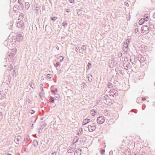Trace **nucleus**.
<instances>
[{"label":"nucleus","instance_id":"1","mask_svg":"<svg viewBox=\"0 0 155 155\" xmlns=\"http://www.w3.org/2000/svg\"><path fill=\"white\" fill-rule=\"evenodd\" d=\"M141 31L143 34H147L149 31L148 27L147 25H143L141 27Z\"/></svg>","mask_w":155,"mask_h":155},{"label":"nucleus","instance_id":"2","mask_svg":"<svg viewBox=\"0 0 155 155\" xmlns=\"http://www.w3.org/2000/svg\"><path fill=\"white\" fill-rule=\"evenodd\" d=\"M76 145L74 143H72L70 147V149H69L68 151V153H71L74 152V150L76 148Z\"/></svg>","mask_w":155,"mask_h":155},{"label":"nucleus","instance_id":"3","mask_svg":"<svg viewBox=\"0 0 155 155\" xmlns=\"http://www.w3.org/2000/svg\"><path fill=\"white\" fill-rule=\"evenodd\" d=\"M105 121V119L104 117H98L97 120V122L100 124L103 123Z\"/></svg>","mask_w":155,"mask_h":155},{"label":"nucleus","instance_id":"4","mask_svg":"<svg viewBox=\"0 0 155 155\" xmlns=\"http://www.w3.org/2000/svg\"><path fill=\"white\" fill-rule=\"evenodd\" d=\"M22 137L20 136H17L15 137L14 139L15 142L17 144H18L19 143V141L20 140Z\"/></svg>","mask_w":155,"mask_h":155},{"label":"nucleus","instance_id":"5","mask_svg":"<svg viewBox=\"0 0 155 155\" xmlns=\"http://www.w3.org/2000/svg\"><path fill=\"white\" fill-rule=\"evenodd\" d=\"M90 132H92L96 129V127H86Z\"/></svg>","mask_w":155,"mask_h":155},{"label":"nucleus","instance_id":"6","mask_svg":"<svg viewBox=\"0 0 155 155\" xmlns=\"http://www.w3.org/2000/svg\"><path fill=\"white\" fill-rule=\"evenodd\" d=\"M150 15L148 14H146L144 16L143 19L145 21H148L150 18Z\"/></svg>","mask_w":155,"mask_h":155},{"label":"nucleus","instance_id":"7","mask_svg":"<svg viewBox=\"0 0 155 155\" xmlns=\"http://www.w3.org/2000/svg\"><path fill=\"white\" fill-rule=\"evenodd\" d=\"M86 140V138L83 137H82L80 140V141L81 143V144H83Z\"/></svg>","mask_w":155,"mask_h":155},{"label":"nucleus","instance_id":"8","mask_svg":"<svg viewBox=\"0 0 155 155\" xmlns=\"http://www.w3.org/2000/svg\"><path fill=\"white\" fill-rule=\"evenodd\" d=\"M90 120L88 119H85L84 120L83 124L84 125H85L89 122Z\"/></svg>","mask_w":155,"mask_h":155},{"label":"nucleus","instance_id":"9","mask_svg":"<svg viewBox=\"0 0 155 155\" xmlns=\"http://www.w3.org/2000/svg\"><path fill=\"white\" fill-rule=\"evenodd\" d=\"M91 114L92 115H95L96 114V111L95 110H92L91 111Z\"/></svg>","mask_w":155,"mask_h":155},{"label":"nucleus","instance_id":"10","mask_svg":"<svg viewBox=\"0 0 155 155\" xmlns=\"http://www.w3.org/2000/svg\"><path fill=\"white\" fill-rule=\"evenodd\" d=\"M33 144L35 147H37L38 145V142L36 140H34L33 141Z\"/></svg>","mask_w":155,"mask_h":155},{"label":"nucleus","instance_id":"11","mask_svg":"<svg viewBox=\"0 0 155 155\" xmlns=\"http://www.w3.org/2000/svg\"><path fill=\"white\" fill-rule=\"evenodd\" d=\"M145 21L143 18H141L139 21V23L140 25H142L144 22Z\"/></svg>","mask_w":155,"mask_h":155},{"label":"nucleus","instance_id":"12","mask_svg":"<svg viewBox=\"0 0 155 155\" xmlns=\"http://www.w3.org/2000/svg\"><path fill=\"white\" fill-rule=\"evenodd\" d=\"M30 139L29 136L28 135L26 136L24 138V141L26 142L27 140H28Z\"/></svg>","mask_w":155,"mask_h":155},{"label":"nucleus","instance_id":"13","mask_svg":"<svg viewBox=\"0 0 155 155\" xmlns=\"http://www.w3.org/2000/svg\"><path fill=\"white\" fill-rule=\"evenodd\" d=\"M78 139L79 138L77 136L75 137L73 140L74 143H75L77 142L78 140Z\"/></svg>","mask_w":155,"mask_h":155},{"label":"nucleus","instance_id":"14","mask_svg":"<svg viewBox=\"0 0 155 155\" xmlns=\"http://www.w3.org/2000/svg\"><path fill=\"white\" fill-rule=\"evenodd\" d=\"M123 49L124 51V52H127V49H128L127 46H124L123 47Z\"/></svg>","mask_w":155,"mask_h":155},{"label":"nucleus","instance_id":"15","mask_svg":"<svg viewBox=\"0 0 155 155\" xmlns=\"http://www.w3.org/2000/svg\"><path fill=\"white\" fill-rule=\"evenodd\" d=\"M105 152V150L103 149H101L100 150V153L101 155H103Z\"/></svg>","mask_w":155,"mask_h":155},{"label":"nucleus","instance_id":"16","mask_svg":"<svg viewBox=\"0 0 155 155\" xmlns=\"http://www.w3.org/2000/svg\"><path fill=\"white\" fill-rule=\"evenodd\" d=\"M124 155H131V153L129 151H126Z\"/></svg>","mask_w":155,"mask_h":155},{"label":"nucleus","instance_id":"17","mask_svg":"<svg viewBox=\"0 0 155 155\" xmlns=\"http://www.w3.org/2000/svg\"><path fill=\"white\" fill-rule=\"evenodd\" d=\"M57 19V17H52L51 18V19L53 21H55Z\"/></svg>","mask_w":155,"mask_h":155},{"label":"nucleus","instance_id":"18","mask_svg":"<svg viewBox=\"0 0 155 155\" xmlns=\"http://www.w3.org/2000/svg\"><path fill=\"white\" fill-rule=\"evenodd\" d=\"M50 98L51 100V102L53 103L54 102V99L52 97H50Z\"/></svg>","mask_w":155,"mask_h":155},{"label":"nucleus","instance_id":"19","mask_svg":"<svg viewBox=\"0 0 155 155\" xmlns=\"http://www.w3.org/2000/svg\"><path fill=\"white\" fill-rule=\"evenodd\" d=\"M19 24H20V23H18V24H17V26H18V27H22V26H23V25H24L23 23H22L21 24V26H19Z\"/></svg>","mask_w":155,"mask_h":155},{"label":"nucleus","instance_id":"20","mask_svg":"<svg viewBox=\"0 0 155 155\" xmlns=\"http://www.w3.org/2000/svg\"><path fill=\"white\" fill-rule=\"evenodd\" d=\"M59 58L60 59V61L61 62L63 60L64 58L62 56H60L59 57Z\"/></svg>","mask_w":155,"mask_h":155},{"label":"nucleus","instance_id":"21","mask_svg":"<svg viewBox=\"0 0 155 155\" xmlns=\"http://www.w3.org/2000/svg\"><path fill=\"white\" fill-rule=\"evenodd\" d=\"M52 75L50 74H48L47 75V77L49 78H51Z\"/></svg>","mask_w":155,"mask_h":155},{"label":"nucleus","instance_id":"22","mask_svg":"<svg viewBox=\"0 0 155 155\" xmlns=\"http://www.w3.org/2000/svg\"><path fill=\"white\" fill-rule=\"evenodd\" d=\"M91 63H88V65H87L88 67V68H91Z\"/></svg>","mask_w":155,"mask_h":155},{"label":"nucleus","instance_id":"23","mask_svg":"<svg viewBox=\"0 0 155 155\" xmlns=\"http://www.w3.org/2000/svg\"><path fill=\"white\" fill-rule=\"evenodd\" d=\"M81 134V131L80 129L79 130V132H78V134L80 135Z\"/></svg>","mask_w":155,"mask_h":155},{"label":"nucleus","instance_id":"24","mask_svg":"<svg viewBox=\"0 0 155 155\" xmlns=\"http://www.w3.org/2000/svg\"><path fill=\"white\" fill-rule=\"evenodd\" d=\"M70 2L71 3H73L74 2V0H70Z\"/></svg>","mask_w":155,"mask_h":155},{"label":"nucleus","instance_id":"25","mask_svg":"<svg viewBox=\"0 0 155 155\" xmlns=\"http://www.w3.org/2000/svg\"><path fill=\"white\" fill-rule=\"evenodd\" d=\"M51 154L53 155H56V153L55 152H54L52 153Z\"/></svg>","mask_w":155,"mask_h":155},{"label":"nucleus","instance_id":"26","mask_svg":"<svg viewBox=\"0 0 155 155\" xmlns=\"http://www.w3.org/2000/svg\"><path fill=\"white\" fill-rule=\"evenodd\" d=\"M141 155H146L145 154V153L143 152L141 153Z\"/></svg>","mask_w":155,"mask_h":155},{"label":"nucleus","instance_id":"27","mask_svg":"<svg viewBox=\"0 0 155 155\" xmlns=\"http://www.w3.org/2000/svg\"><path fill=\"white\" fill-rule=\"evenodd\" d=\"M59 63L58 62H57L56 63V66H57L59 65Z\"/></svg>","mask_w":155,"mask_h":155},{"label":"nucleus","instance_id":"28","mask_svg":"<svg viewBox=\"0 0 155 155\" xmlns=\"http://www.w3.org/2000/svg\"><path fill=\"white\" fill-rule=\"evenodd\" d=\"M112 151H110V153H109V155H112Z\"/></svg>","mask_w":155,"mask_h":155},{"label":"nucleus","instance_id":"29","mask_svg":"<svg viewBox=\"0 0 155 155\" xmlns=\"http://www.w3.org/2000/svg\"><path fill=\"white\" fill-rule=\"evenodd\" d=\"M153 17L154 18H155V12L154 13L153 15Z\"/></svg>","mask_w":155,"mask_h":155},{"label":"nucleus","instance_id":"30","mask_svg":"<svg viewBox=\"0 0 155 155\" xmlns=\"http://www.w3.org/2000/svg\"><path fill=\"white\" fill-rule=\"evenodd\" d=\"M66 11L67 12H69V9H67Z\"/></svg>","mask_w":155,"mask_h":155},{"label":"nucleus","instance_id":"31","mask_svg":"<svg viewBox=\"0 0 155 155\" xmlns=\"http://www.w3.org/2000/svg\"><path fill=\"white\" fill-rule=\"evenodd\" d=\"M139 153H136L135 154L136 155H139Z\"/></svg>","mask_w":155,"mask_h":155},{"label":"nucleus","instance_id":"32","mask_svg":"<svg viewBox=\"0 0 155 155\" xmlns=\"http://www.w3.org/2000/svg\"><path fill=\"white\" fill-rule=\"evenodd\" d=\"M142 100H146V99H145V97H144V98H143L142 99Z\"/></svg>","mask_w":155,"mask_h":155},{"label":"nucleus","instance_id":"33","mask_svg":"<svg viewBox=\"0 0 155 155\" xmlns=\"http://www.w3.org/2000/svg\"><path fill=\"white\" fill-rule=\"evenodd\" d=\"M31 113L32 114L33 113H34L33 111V110H31Z\"/></svg>","mask_w":155,"mask_h":155},{"label":"nucleus","instance_id":"34","mask_svg":"<svg viewBox=\"0 0 155 155\" xmlns=\"http://www.w3.org/2000/svg\"><path fill=\"white\" fill-rule=\"evenodd\" d=\"M6 155H12V154L10 153H7Z\"/></svg>","mask_w":155,"mask_h":155},{"label":"nucleus","instance_id":"35","mask_svg":"<svg viewBox=\"0 0 155 155\" xmlns=\"http://www.w3.org/2000/svg\"><path fill=\"white\" fill-rule=\"evenodd\" d=\"M43 128H44V127H42V128H40V129H41V130H42V129H43Z\"/></svg>","mask_w":155,"mask_h":155},{"label":"nucleus","instance_id":"36","mask_svg":"<svg viewBox=\"0 0 155 155\" xmlns=\"http://www.w3.org/2000/svg\"><path fill=\"white\" fill-rule=\"evenodd\" d=\"M38 133H39V132H40V130H39V129H38Z\"/></svg>","mask_w":155,"mask_h":155},{"label":"nucleus","instance_id":"37","mask_svg":"<svg viewBox=\"0 0 155 155\" xmlns=\"http://www.w3.org/2000/svg\"><path fill=\"white\" fill-rule=\"evenodd\" d=\"M26 4H27V5H28V3H26Z\"/></svg>","mask_w":155,"mask_h":155},{"label":"nucleus","instance_id":"38","mask_svg":"<svg viewBox=\"0 0 155 155\" xmlns=\"http://www.w3.org/2000/svg\"><path fill=\"white\" fill-rule=\"evenodd\" d=\"M81 131H82V128H81Z\"/></svg>","mask_w":155,"mask_h":155},{"label":"nucleus","instance_id":"39","mask_svg":"<svg viewBox=\"0 0 155 155\" xmlns=\"http://www.w3.org/2000/svg\"><path fill=\"white\" fill-rule=\"evenodd\" d=\"M74 155H75V154H76V153H75V152L74 153Z\"/></svg>","mask_w":155,"mask_h":155},{"label":"nucleus","instance_id":"40","mask_svg":"<svg viewBox=\"0 0 155 155\" xmlns=\"http://www.w3.org/2000/svg\"><path fill=\"white\" fill-rule=\"evenodd\" d=\"M139 155H141V154H139Z\"/></svg>","mask_w":155,"mask_h":155}]
</instances>
